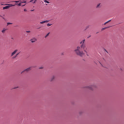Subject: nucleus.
<instances>
[{
    "label": "nucleus",
    "instance_id": "1",
    "mask_svg": "<svg viewBox=\"0 0 124 124\" xmlns=\"http://www.w3.org/2000/svg\"><path fill=\"white\" fill-rule=\"evenodd\" d=\"M85 40H82L80 42V44H81L80 46H78L77 47V49L75 50V52L78 55V56H79L80 57H83L85 53L83 51V50L85 49L86 47V46L84 44L85 43Z\"/></svg>",
    "mask_w": 124,
    "mask_h": 124
},
{
    "label": "nucleus",
    "instance_id": "2",
    "mask_svg": "<svg viewBox=\"0 0 124 124\" xmlns=\"http://www.w3.org/2000/svg\"><path fill=\"white\" fill-rule=\"evenodd\" d=\"M5 5H7V6L3 7V10L5 9H8V8H10V7H12V6H15V5L10 4H5Z\"/></svg>",
    "mask_w": 124,
    "mask_h": 124
},
{
    "label": "nucleus",
    "instance_id": "3",
    "mask_svg": "<svg viewBox=\"0 0 124 124\" xmlns=\"http://www.w3.org/2000/svg\"><path fill=\"white\" fill-rule=\"evenodd\" d=\"M32 67H33L31 66V67H30L25 69L24 71L21 72V74H22V73H24V72H25V71H26V72H29V71H30V70H31V68Z\"/></svg>",
    "mask_w": 124,
    "mask_h": 124
},
{
    "label": "nucleus",
    "instance_id": "4",
    "mask_svg": "<svg viewBox=\"0 0 124 124\" xmlns=\"http://www.w3.org/2000/svg\"><path fill=\"white\" fill-rule=\"evenodd\" d=\"M17 52H18V49H16L12 53L11 55V57H13V56H14L15 54H16V53H17Z\"/></svg>",
    "mask_w": 124,
    "mask_h": 124
},
{
    "label": "nucleus",
    "instance_id": "5",
    "mask_svg": "<svg viewBox=\"0 0 124 124\" xmlns=\"http://www.w3.org/2000/svg\"><path fill=\"white\" fill-rule=\"evenodd\" d=\"M37 39L35 38H33L31 39L30 40V41H31V43H34V42H35V41H36Z\"/></svg>",
    "mask_w": 124,
    "mask_h": 124
},
{
    "label": "nucleus",
    "instance_id": "6",
    "mask_svg": "<svg viewBox=\"0 0 124 124\" xmlns=\"http://www.w3.org/2000/svg\"><path fill=\"white\" fill-rule=\"evenodd\" d=\"M95 87V86L94 85H92L88 87L89 90H93V89Z\"/></svg>",
    "mask_w": 124,
    "mask_h": 124
},
{
    "label": "nucleus",
    "instance_id": "7",
    "mask_svg": "<svg viewBox=\"0 0 124 124\" xmlns=\"http://www.w3.org/2000/svg\"><path fill=\"white\" fill-rule=\"evenodd\" d=\"M49 20H45L44 21H42L40 22V24H45V23H48Z\"/></svg>",
    "mask_w": 124,
    "mask_h": 124
},
{
    "label": "nucleus",
    "instance_id": "8",
    "mask_svg": "<svg viewBox=\"0 0 124 124\" xmlns=\"http://www.w3.org/2000/svg\"><path fill=\"white\" fill-rule=\"evenodd\" d=\"M7 31V29L4 28V29H3V30L1 31V32H2V33H4V32H5V31Z\"/></svg>",
    "mask_w": 124,
    "mask_h": 124
},
{
    "label": "nucleus",
    "instance_id": "9",
    "mask_svg": "<svg viewBox=\"0 0 124 124\" xmlns=\"http://www.w3.org/2000/svg\"><path fill=\"white\" fill-rule=\"evenodd\" d=\"M19 54H20V53H18L17 54H16V55L15 56L13 57V59H15V58H17V57H18V55H19Z\"/></svg>",
    "mask_w": 124,
    "mask_h": 124
},
{
    "label": "nucleus",
    "instance_id": "10",
    "mask_svg": "<svg viewBox=\"0 0 124 124\" xmlns=\"http://www.w3.org/2000/svg\"><path fill=\"white\" fill-rule=\"evenodd\" d=\"M21 3H21V2H20V3H16V4H15V5H18V6H21Z\"/></svg>",
    "mask_w": 124,
    "mask_h": 124
},
{
    "label": "nucleus",
    "instance_id": "11",
    "mask_svg": "<svg viewBox=\"0 0 124 124\" xmlns=\"http://www.w3.org/2000/svg\"><path fill=\"white\" fill-rule=\"evenodd\" d=\"M84 52L87 56H89V53H88V51H87L86 50H84Z\"/></svg>",
    "mask_w": 124,
    "mask_h": 124
},
{
    "label": "nucleus",
    "instance_id": "12",
    "mask_svg": "<svg viewBox=\"0 0 124 124\" xmlns=\"http://www.w3.org/2000/svg\"><path fill=\"white\" fill-rule=\"evenodd\" d=\"M109 28H110V27H105V28L102 29V31H104V30H106V29H108Z\"/></svg>",
    "mask_w": 124,
    "mask_h": 124
},
{
    "label": "nucleus",
    "instance_id": "13",
    "mask_svg": "<svg viewBox=\"0 0 124 124\" xmlns=\"http://www.w3.org/2000/svg\"><path fill=\"white\" fill-rule=\"evenodd\" d=\"M109 22H111V20H109L107 21L106 22H105L104 23V25H106V24H108V23H109Z\"/></svg>",
    "mask_w": 124,
    "mask_h": 124
},
{
    "label": "nucleus",
    "instance_id": "14",
    "mask_svg": "<svg viewBox=\"0 0 124 124\" xmlns=\"http://www.w3.org/2000/svg\"><path fill=\"white\" fill-rule=\"evenodd\" d=\"M44 2H46V3H50L49 1H47V0H44Z\"/></svg>",
    "mask_w": 124,
    "mask_h": 124
},
{
    "label": "nucleus",
    "instance_id": "15",
    "mask_svg": "<svg viewBox=\"0 0 124 124\" xmlns=\"http://www.w3.org/2000/svg\"><path fill=\"white\" fill-rule=\"evenodd\" d=\"M47 27H50L51 26H52V24H49V23H48L47 25H46Z\"/></svg>",
    "mask_w": 124,
    "mask_h": 124
},
{
    "label": "nucleus",
    "instance_id": "16",
    "mask_svg": "<svg viewBox=\"0 0 124 124\" xmlns=\"http://www.w3.org/2000/svg\"><path fill=\"white\" fill-rule=\"evenodd\" d=\"M21 3H25V4H27V1H24L23 2L21 1Z\"/></svg>",
    "mask_w": 124,
    "mask_h": 124
},
{
    "label": "nucleus",
    "instance_id": "17",
    "mask_svg": "<svg viewBox=\"0 0 124 124\" xmlns=\"http://www.w3.org/2000/svg\"><path fill=\"white\" fill-rule=\"evenodd\" d=\"M55 79V76H53L52 78L51 79V81H53V80Z\"/></svg>",
    "mask_w": 124,
    "mask_h": 124
},
{
    "label": "nucleus",
    "instance_id": "18",
    "mask_svg": "<svg viewBox=\"0 0 124 124\" xmlns=\"http://www.w3.org/2000/svg\"><path fill=\"white\" fill-rule=\"evenodd\" d=\"M14 2H16V3H18V2H20V1H14Z\"/></svg>",
    "mask_w": 124,
    "mask_h": 124
},
{
    "label": "nucleus",
    "instance_id": "19",
    "mask_svg": "<svg viewBox=\"0 0 124 124\" xmlns=\"http://www.w3.org/2000/svg\"><path fill=\"white\" fill-rule=\"evenodd\" d=\"M36 1H37V0H34L33 3V4L36 3Z\"/></svg>",
    "mask_w": 124,
    "mask_h": 124
},
{
    "label": "nucleus",
    "instance_id": "20",
    "mask_svg": "<svg viewBox=\"0 0 124 124\" xmlns=\"http://www.w3.org/2000/svg\"><path fill=\"white\" fill-rule=\"evenodd\" d=\"M8 25H12V23H10V22H8L7 23V25L8 26Z\"/></svg>",
    "mask_w": 124,
    "mask_h": 124
},
{
    "label": "nucleus",
    "instance_id": "21",
    "mask_svg": "<svg viewBox=\"0 0 124 124\" xmlns=\"http://www.w3.org/2000/svg\"><path fill=\"white\" fill-rule=\"evenodd\" d=\"M50 33H48L46 36H45V38H46V37H47V36H48V35H49V34Z\"/></svg>",
    "mask_w": 124,
    "mask_h": 124
},
{
    "label": "nucleus",
    "instance_id": "22",
    "mask_svg": "<svg viewBox=\"0 0 124 124\" xmlns=\"http://www.w3.org/2000/svg\"><path fill=\"white\" fill-rule=\"evenodd\" d=\"M34 0H31L30 1H29V2H33V1H33Z\"/></svg>",
    "mask_w": 124,
    "mask_h": 124
},
{
    "label": "nucleus",
    "instance_id": "23",
    "mask_svg": "<svg viewBox=\"0 0 124 124\" xmlns=\"http://www.w3.org/2000/svg\"><path fill=\"white\" fill-rule=\"evenodd\" d=\"M99 5H100V4H98L97 5V6H96L97 8H98V7H99Z\"/></svg>",
    "mask_w": 124,
    "mask_h": 124
},
{
    "label": "nucleus",
    "instance_id": "24",
    "mask_svg": "<svg viewBox=\"0 0 124 124\" xmlns=\"http://www.w3.org/2000/svg\"><path fill=\"white\" fill-rule=\"evenodd\" d=\"M104 51L105 52H106V53H107V54H108V51L106 49H104Z\"/></svg>",
    "mask_w": 124,
    "mask_h": 124
},
{
    "label": "nucleus",
    "instance_id": "25",
    "mask_svg": "<svg viewBox=\"0 0 124 124\" xmlns=\"http://www.w3.org/2000/svg\"><path fill=\"white\" fill-rule=\"evenodd\" d=\"M0 17H1L4 20V17H3L2 16L0 15Z\"/></svg>",
    "mask_w": 124,
    "mask_h": 124
},
{
    "label": "nucleus",
    "instance_id": "26",
    "mask_svg": "<svg viewBox=\"0 0 124 124\" xmlns=\"http://www.w3.org/2000/svg\"><path fill=\"white\" fill-rule=\"evenodd\" d=\"M24 11H25L26 12H27V10L26 9H24Z\"/></svg>",
    "mask_w": 124,
    "mask_h": 124
},
{
    "label": "nucleus",
    "instance_id": "27",
    "mask_svg": "<svg viewBox=\"0 0 124 124\" xmlns=\"http://www.w3.org/2000/svg\"><path fill=\"white\" fill-rule=\"evenodd\" d=\"M26 32L27 33L31 32V31H26Z\"/></svg>",
    "mask_w": 124,
    "mask_h": 124
},
{
    "label": "nucleus",
    "instance_id": "28",
    "mask_svg": "<svg viewBox=\"0 0 124 124\" xmlns=\"http://www.w3.org/2000/svg\"><path fill=\"white\" fill-rule=\"evenodd\" d=\"M31 12L34 11V9H33V10H31Z\"/></svg>",
    "mask_w": 124,
    "mask_h": 124
},
{
    "label": "nucleus",
    "instance_id": "29",
    "mask_svg": "<svg viewBox=\"0 0 124 124\" xmlns=\"http://www.w3.org/2000/svg\"><path fill=\"white\" fill-rule=\"evenodd\" d=\"M42 68H43L42 67L39 68L40 69H42Z\"/></svg>",
    "mask_w": 124,
    "mask_h": 124
},
{
    "label": "nucleus",
    "instance_id": "30",
    "mask_svg": "<svg viewBox=\"0 0 124 124\" xmlns=\"http://www.w3.org/2000/svg\"><path fill=\"white\" fill-rule=\"evenodd\" d=\"M25 5H26V4H25L24 5H22V6H25Z\"/></svg>",
    "mask_w": 124,
    "mask_h": 124
},
{
    "label": "nucleus",
    "instance_id": "31",
    "mask_svg": "<svg viewBox=\"0 0 124 124\" xmlns=\"http://www.w3.org/2000/svg\"><path fill=\"white\" fill-rule=\"evenodd\" d=\"M89 26H87V27H86V29H88V28H89Z\"/></svg>",
    "mask_w": 124,
    "mask_h": 124
},
{
    "label": "nucleus",
    "instance_id": "32",
    "mask_svg": "<svg viewBox=\"0 0 124 124\" xmlns=\"http://www.w3.org/2000/svg\"><path fill=\"white\" fill-rule=\"evenodd\" d=\"M89 37H91V36H89L88 37V38H89Z\"/></svg>",
    "mask_w": 124,
    "mask_h": 124
},
{
    "label": "nucleus",
    "instance_id": "33",
    "mask_svg": "<svg viewBox=\"0 0 124 124\" xmlns=\"http://www.w3.org/2000/svg\"><path fill=\"white\" fill-rule=\"evenodd\" d=\"M1 5H3V4H1Z\"/></svg>",
    "mask_w": 124,
    "mask_h": 124
},
{
    "label": "nucleus",
    "instance_id": "34",
    "mask_svg": "<svg viewBox=\"0 0 124 124\" xmlns=\"http://www.w3.org/2000/svg\"><path fill=\"white\" fill-rule=\"evenodd\" d=\"M14 89H17V87L15 88Z\"/></svg>",
    "mask_w": 124,
    "mask_h": 124
}]
</instances>
